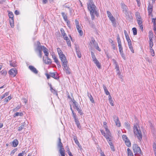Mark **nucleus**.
I'll return each mask as SVG.
<instances>
[{
  "label": "nucleus",
  "instance_id": "obj_10",
  "mask_svg": "<svg viewBox=\"0 0 156 156\" xmlns=\"http://www.w3.org/2000/svg\"><path fill=\"white\" fill-rule=\"evenodd\" d=\"M17 70L15 68L11 69L8 72L9 74L12 77H15L17 74Z\"/></svg>",
  "mask_w": 156,
  "mask_h": 156
},
{
  "label": "nucleus",
  "instance_id": "obj_23",
  "mask_svg": "<svg viewBox=\"0 0 156 156\" xmlns=\"http://www.w3.org/2000/svg\"><path fill=\"white\" fill-rule=\"evenodd\" d=\"M135 16L137 20H142L141 18L140 15V14L138 12H136Z\"/></svg>",
  "mask_w": 156,
  "mask_h": 156
},
{
  "label": "nucleus",
  "instance_id": "obj_55",
  "mask_svg": "<svg viewBox=\"0 0 156 156\" xmlns=\"http://www.w3.org/2000/svg\"><path fill=\"white\" fill-rule=\"evenodd\" d=\"M76 53L78 57L79 58H80L81 57V54L80 51H76Z\"/></svg>",
  "mask_w": 156,
  "mask_h": 156
},
{
  "label": "nucleus",
  "instance_id": "obj_35",
  "mask_svg": "<svg viewBox=\"0 0 156 156\" xmlns=\"http://www.w3.org/2000/svg\"><path fill=\"white\" fill-rule=\"evenodd\" d=\"M1 73V74L4 76H5L7 74V72L5 70H2Z\"/></svg>",
  "mask_w": 156,
  "mask_h": 156
},
{
  "label": "nucleus",
  "instance_id": "obj_14",
  "mask_svg": "<svg viewBox=\"0 0 156 156\" xmlns=\"http://www.w3.org/2000/svg\"><path fill=\"white\" fill-rule=\"evenodd\" d=\"M59 57L62 62V65L65 64H68V61H67L66 56L64 54L59 56Z\"/></svg>",
  "mask_w": 156,
  "mask_h": 156
},
{
  "label": "nucleus",
  "instance_id": "obj_56",
  "mask_svg": "<svg viewBox=\"0 0 156 156\" xmlns=\"http://www.w3.org/2000/svg\"><path fill=\"white\" fill-rule=\"evenodd\" d=\"M38 53H39V56L41 58L42 57V51L41 50L39 49L37 50Z\"/></svg>",
  "mask_w": 156,
  "mask_h": 156
},
{
  "label": "nucleus",
  "instance_id": "obj_43",
  "mask_svg": "<svg viewBox=\"0 0 156 156\" xmlns=\"http://www.w3.org/2000/svg\"><path fill=\"white\" fill-rule=\"evenodd\" d=\"M9 94V92H6L5 94H4L3 95H2L1 97V99H2L5 97L7 96Z\"/></svg>",
  "mask_w": 156,
  "mask_h": 156
},
{
  "label": "nucleus",
  "instance_id": "obj_50",
  "mask_svg": "<svg viewBox=\"0 0 156 156\" xmlns=\"http://www.w3.org/2000/svg\"><path fill=\"white\" fill-rule=\"evenodd\" d=\"M24 127V125L23 124L21 125L18 128V131H20Z\"/></svg>",
  "mask_w": 156,
  "mask_h": 156
},
{
  "label": "nucleus",
  "instance_id": "obj_58",
  "mask_svg": "<svg viewBox=\"0 0 156 156\" xmlns=\"http://www.w3.org/2000/svg\"><path fill=\"white\" fill-rule=\"evenodd\" d=\"M152 23H153L154 26H156V20H155L154 18L152 19Z\"/></svg>",
  "mask_w": 156,
  "mask_h": 156
},
{
  "label": "nucleus",
  "instance_id": "obj_24",
  "mask_svg": "<svg viewBox=\"0 0 156 156\" xmlns=\"http://www.w3.org/2000/svg\"><path fill=\"white\" fill-rule=\"evenodd\" d=\"M127 152L128 154V156H134L132 151L129 148L127 149Z\"/></svg>",
  "mask_w": 156,
  "mask_h": 156
},
{
  "label": "nucleus",
  "instance_id": "obj_40",
  "mask_svg": "<svg viewBox=\"0 0 156 156\" xmlns=\"http://www.w3.org/2000/svg\"><path fill=\"white\" fill-rule=\"evenodd\" d=\"M19 115H20V116H22L23 115V113L21 112H16V113L14 115V117H15L16 116H18Z\"/></svg>",
  "mask_w": 156,
  "mask_h": 156
},
{
  "label": "nucleus",
  "instance_id": "obj_47",
  "mask_svg": "<svg viewBox=\"0 0 156 156\" xmlns=\"http://www.w3.org/2000/svg\"><path fill=\"white\" fill-rule=\"evenodd\" d=\"M150 52L152 55L153 56H154L155 55L154 52V50L152 49V48H150Z\"/></svg>",
  "mask_w": 156,
  "mask_h": 156
},
{
  "label": "nucleus",
  "instance_id": "obj_27",
  "mask_svg": "<svg viewBox=\"0 0 156 156\" xmlns=\"http://www.w3.org/2000/svg\"><path fill=\"white\" fill-rule=\"evenodd\" d=\"M59 152L62 156H65V151L64 148L60 149Z\"/></svg>",
  "mask_w": 156,
  "mask_h": 156
},
{
  "label": "nucleus",
  "instance_id": "obj_63",
  "mask_svg": "<svg viewBox=\"0 0 156 156\" xmlns=\"http://www.w3.org/2000/svg\"><path fill=\"white\" fill-rule=\"evenodd\" d=\"M68 153L69 156H73L71 152L69 150H68Z\"/></svg>",
  "mask_w": 156,
  "mask_h": 156
},
{
  "label": "nucleus",
  "instance_id": "obj_4",
  "mask_svg": "<svg viewBox=\"0 0 156 156\" xmlns=\"http://www.w3.org/2000/svg\"><path fill=\"white\" fill-rule=\"evenodd\" d=\"M117 40L118 43V46L119 48V52L121 55L122 57L124 59H125L126 57L124 54L123 53V48L121 42L119 34L117 35Z\"/></svg>",
  "mask_w": 156,
  "mask_h": 156
},
{
  "label": "nucleus",
  "instance_id": "obj_37",
  "mask_svg": "<svg viewBox=\"0 0 156 156\" xmlns=\"http://www.w3.org/2000/svg\"><path fill=\"white\" fill-rule=\"evenodd\" d=\"M17 149L16 148L13 150L12 151H11V152H10V155H11V156L15 154V153L17 151Z\"/></svg>",
  "mask_w": 156,
  "mask_h": 156
},
{
  "label": "nucleus",
  "instance_id": "obj_54",
  "mask_svg": "<svg viewBox=\"0 0 156 156\" xmlns=\"http://www.w3.org/2000/svg\"><path fill=\"white\" fill-rule=\"evenodd\" d=\"M94 13H90V15L91 16V19L92 20H94Z\"/></svg>",
  "mask_w": 156,
  "mask_h": 156
},
{
  "label": "nucleus",
  "instance_id": "obj_20",
  "mask_svg": "<svg viewBox=\"0 0 156 156\" xmlns=\"http://www.w3.org/2000/svg\"><path fill=\"white\" fill-rule=\"evenodd\" d=\"M60 31L61 32V34L62 36V37L63 38H65V37H67V34L66 33L65 30L63 29V28H62L60 29Z\"/></svg>",
  "mask_w": 156,
  "mask_h": 156
},
{
  "label": "nucleus",
  "instance_id": "obj_11",
  "mask_svg": "<svg viewBox=\"0 0 156 156\" xmlns=\"http://www.w3.org/2000/svg\"><path fill=\"white\" fill-rule=\"evenodd\" d=\"M51 55L52 58L54 60V62L56 64L58 67H61L60 64L55 53L52 52Z\"/></svg>",
  "mask_w": 156,
  "mask_h": 156
},
{
  "label": "nucleus",
  "instance_id": "obj_52",
  "mask_svg": "<svg viewBox=\"0 0 156 156\" xmlns=\"http://www.w3.org/2000/svg\"><path fill=\"white\" fill-rule=\"evenodd\" d=\"M109 42H110L111 44H112V46L113 47L115 46V44H113L114 41H113L111 39H109Z\"/></svg>",
  "mask_w": 156,
  "mask_h": 156
},
{
  "label": "nucleus",
  "instance_id": "obj_32",
  "mask_svg": "<svg viewBox=\"0 0 156 156\" xmlns=\"http://www.w3.org/2000/svg\"><path fill=\"white\" fill-rule=\"evenodd\" d=\"M12 96L11 95L9 96L8 97L5 98V102L6 103H7L10 100L12 99Z\"/></svg>",
  "mask_w": 156,
  "mask_h": 156
},
{
  "label": "nucleus",
  "instance_id": "obj_57",
  "mask_svg": "<svg viewBox=\"0 0 156 156\" xmlns=\"http://www.w3.org/2000/svg\"><path fill=\"white\" fill-rule=\"evenodd\" d=\"M107 13L108 15V17H109V18L112 16L111 13L109 11H107Z\"/></svg>",
  "mask_w": 156,
  "mask_h": 156
},
{
  "label": "nucleus",
  "instance_id": "obj_9",
  "mask_svg": "<svg viewBox=\"0 0 156 156\" xmlns=\"http://www.w3.org/2000/svg\"><path fill=\"white\" fill-rule=\"evenodd\" d=\"M75 23L78 32L80 36H82L83 34V32L82 30V28L81 26L79 25V21L77 19H76L75 20Z\"/></svg>",
  "mask_w": 156,
  "mask_h": 156
},
{
  "label": "nucleus",
  "instance_id": "obj_45",
  "mask_svg": "<svg viewBox=\"0 0 156 156\" xmlns=\"http://www.w3.org/2000/svg\"><path fill=\"white\" fill-rule=\"evenodd\" d=\"M109 19L113 23L115 22V19L113 16L109 17Z\"/></svg>",
  "mask_w": 156,
  "mask_h": 156
},
{
  "label": "nucleus",
  "instance_id": "obj_31",
  "mask_svg": "<svg viewBox=\"0 0 156 156\" xmlns=\"http://www.w3.org/2000/svg\"><path fill=\"white\" fill-rule=\"evenodd\" d=\"M76 124L77 125L78 128L80 129L81 127L79 121L77 119L75 120Z\"/></svg>",
  "mask_w": 156,
  "mask_h": 156
},
{
  "label": "nucleus",
  "instance_id": "obj_48",
  "mask_svg": "<svg viewBox=\"0 0 156 156\" xmlns=\"http://www.w3.org/2000/svg\"><path fill=\"white\" fill-rule=\"evenodd\" d=\"M73 102V103L74 104L75 107L76 109L77 108H78V105L76 104V101L74 100V99H73V100H72V101Z\"/></svg>",
  "mask_w": 156,
  "mask_h": 156
},
{
  "label": "nucleus",
  "instance_id": "obj_8",
  "mask_svg": "<svg viewBox=\"0 0 156 156\" xmlns=\"http://www.w3.org/2000/svg\"><path fill=\"white\" fill-rule=\"evenodd\" d=\"M133 149L135 154H141V150L140 147L136 144H134L133 146Z\"/></svg>",
  "mask_w": 156,
  "mask_h": 156
},
{
  "label": "nucleus",
  "instance_id": "obj_7",
  "mask_svg": "<svg viewBox=\"0 0 156 156\" xmlns=\"http://www.w3.org/2000/svg\"><path fill=\"white\" fill-rule=\"evenodd\" d=\"M8 15L10 25L12 27H13L14 26L13 14L12 12L9 11V12Z\"/></svg>",
  "mask_w": 156,
  "mask_h": 156
},
{
  "label": "nucleus",
  "instance_id": "obj_22",
  "mask_svg": "<svg viewBox=\"0 0 156 156\" xmlns=\"http://www.w3.org/2000/svg\"><path fill=\"white\" fill-rule=\"evenodd\" d=\"M63 39L64 40L66 41L68 45L70 47L71 46V42L68 37H65V38H64Z\"/></svg>",
  "mask_w": 156,
  "mask_h": 156
},
{
  "label": "nucleus",
  "instance_id": "obj_21",
  "mask_svg": "<svg viewBox=\"0 0 156 156\" xmlns=\"http://www.w3.org/2000/svg\"><path fill=\"white\" fill-rule=\"evenodd\" d=\"M12 146L14 147H16L19 144V141L17 139H15L12 142Z\"/></svg>",
  "mask_w": 156,
  "mask_h": 156
},
{
  "label": "nucleus",
  "instance_id": "obj_5",
  "mask_svg": "<svg viewBox=\"0 0 156 156\" xmlns=\"http://www.w3.org/2000/svg\"><path fill=\"white\" fill-rule=\"evenodd\" d=\"M124 33L127 40V41L128 42V45L131 51L132 52V53H134V50L133 49V47L132 45V42L131 40L129 38V37L127 33V31L126 30H124Z\"/></svg>",
  "mask_w": 156,
  "mask_h": 156
},
{
  "label": "nucleus",
  "instance_id": "obj_39",
  "mask_svg": "<svg viewBox=\"0 0 156 156\" xmlns=\"http://www.w3.org/2000/svg\"><path fill=\"white\" fill-rule=\"evenodd\" d=\"M153 40H149V47H150V48H152V47L153 46Z\"/></svg>",
  "mask_w": 156,
  "mask_h": 156
},
{
  "label": "nucleus",
  "instance_id": "obj_15",
  "mask_svg": "<svg viewBox=\"0 0 156 156\" xmlns=\"http://www.w3.org/2000/svg\"><path fill=\"white\" fill-rule=\"evenodd\" d=\"M68 64H62V66L64 67V70L66 73V74H69L71 73L70 69L67 66Z\"/></svg>",
  "mask_w": 156,
  "mask_h": 156
},
{
  "label": "nucleus",
  "instance_id": "obj_1",
  "mask_svg": "<svg viewBox=\"0 0 156 156\" xmlns=\"http://www.w3.org/2000/svg\"><path fill=\"white\" fill-rule=\"evenodd\" d=\"M107 123L106 122H103V127L105 129L106 133L103 130L101 129L100 131L102 135H103L106 138L107 140L110 141L111 138V134L109 130L108 129V127L107 125Z\"/></svg>",
  "mask_w": 156,
  "mask_h": 156
},
{
  "label": "nucleus",
  "instance_id": "obj_17",
  "mask_svg": "<svg viewBox=\"0 0 156 156\" xmlns=\"http://www.w3.org/2000/svg\"><path fill=\"white\" fill-rule=\"evenodd\" d=\"M137 21L138 24L139 25L140 28L141 30V31H143L144 30V29L142 20H137Z\"/></svg>",
  "mask_w": 156,
  "mask_h": 156
},
{
  "label": "nucleus",
  "instance_id": "obj_42",
  "mask_svg": "<svg viewBox=\"0 0 156 156\" xmlns=\"http://www.w3.org/2000/svg\"><path fill=\"white\" fill-rule=\"evenodd\" d=\"M44 54L45 56H47V57H48V56L49 53L47 49L45 48V49H44Z\"/></svg>",
  "mask_w": 156,
  "mask_h": 156
},
{
  "label": "nucleus",
  "instance_id": "obj_33",
  "mask_svg": "<svg viewBox=\"0 0 156 156\" xmlns=\"http://www.w3.org/2000/svg\"><path fill=\"white\" fill-rule=\"evenodd\" d=\"M10 65L12 67H16L17 66V65L16 64V62H12L11 61L10 62Z\"/></svg>",
  "mask_w": 156,
  "mask_h": 156
},
{
  "label": "nucleus",
  "instance_id": "obj_28",
  "mask_svg": "<svg viewBox=\"0 0 156 156\" xmlns=\"http://www.w3.org/2000/svg\"><path fill=\"white\" fill-rule=\"evenodd\" d=\"M103 88L104 89L105 92V94L107 95H110V93L109 92V91H108L106 87L104 85H103Z\"/></svg>",
  "mask_w": 156,
  "mask_h": 156
},
{
  "label": "nucleus",
  "instance_id": "obj_51",
  "mask_svg": "<svg viewBox=\"0 0 156 156\" xmlns=\"http://www.w3.org/2000/svg\"><path fill=\"white\" fill-rule=\"evenodd\" d=\"M25 154H26V153H25V151H23L21 153H19L18 155V156H23Z\"/></svg>",
  "mask_w": 156,
  "mask_h": 156
},
{
  "label": "nucleus",
  "instance_id": "obj_60",
  "mask_svg": "<svg viewBox=\"0 0 156 156\" xmlns=\"http://www.w3.org/2000/svg\"><path fill=\"white\" fill-rule=\"evenodd\" d=\"M112 137L111 136V140H110V141H109V140H107L108 141V143L109 144V145H110V146H111L112 145H113V144H112V143L111 142L112 140Z\"/></svg>",
  "mask_w": 156,
  "mask_h": 156
},
{
  "label": "nucleus",
  "instance_id": "obj_59",
  "mask_svg": "<svg viewBox=\"0 0 156 156\" xmlns=\"http://www.w3.org/2000/svg\"><path fill=\"white\" fill-rule=\"evenodd\" d=\"M58 147H60V149L61 148H63L62 147V143H58Z\"/></svg>",
  "mask_w": 156,
  "mask_h": 156
},
{
  "label": "nucleus",
  "instance_id": "obj_13",
  "mask_svg": "<svg viewBox=\"0 0 156 156\" xmlns=\"http://www.w3.org/2000/svg\"><path fill=\"white\" fill-rule=\"evenodd\" d=\"M113 118L115 122L116 126L118 127H120L121 126V123L119 120L118 117L116 115H114L113 116Z\"/></svg>",
  "mask_w": 156,
  "mask_h": 156
},
{
  "label": "nucleus",
  "instance_id": "obj_19",
  "mask_svg": "<svg viewBox=\"0 0 156 156\" xmlns=\"http://www.w3.org/2000/svg\"><path fill=\"white\" fill-rule=\"evenodd\" d=\"M149 40H153L154 39V35L152 30H150L149 32L148 35Z\"/></svg>",
  "mask_w": 156,
  "mask_h": 156
},
{
  "label": "nucleus",
  "instance_id": "obj_25",
  "mask_svg": "<svg viewBox=\"0 0 156 156\" xmlns=\"http://www.w3.org/2000/svg\"><path fill=\"white\" fill-rule=\"evenodd\" d=\"M57 50L59 56L64 55L62 51L59 48H57Z\"/></svg>",
  "mask_w": 156,
  "mask_h": 156
},
{
  "label": "nucleus",
  "instance_id": "obj_38",
  "mask_svg": "<svg viewBox=\"0 0 156 156\" xmlns=\"http://www.w3.org/2000/svg\"><path fill=\"white\" fill-rule=\"evenodd\" d=\"M132 30L133 32V34L134 35H135L137 34V30L136 28L133 27L132 28Z\"/></svg>",
  "mask_w": 156,
  "mask_h": 156
},
{
  "label": "nucleus",
  "instance_id": "obj_41",
  "mask_svg": "<svg viewBox=\"0 0 156 156\" xmlns=\"http://www.w3.org/2000/svg\"><path fill=\"white\" fill-rule=\"evenodd\" d=\"M73 140L75 141V143L77 145L80 144V143L78 141L76 137L75 136L73 138Z\"/></svg>",
  "mask_w": 156,
  "mask_h": 156
},
{
  "label": "nucleus",
  "instance_id": "obj_2",
  "mask_svg": "<svg viewBox=\"0 0 156 156\" xmlns=\"http://www.w3.org/2000/svg\"><path fill=\"white\" fill-rule=\"evenodd\" d=\"M87 9L90 13H94L97 16H99V14L96 10V7L94 4L92 0H89L87 4Z\"/></svg>",
  "mask_w": 156,
  "mask_h": 156
},
{
  "label": "nucleus",
  "instance_id": "obj_12",
  "mask_svg": "<svg viewBox=\"0 0 156 156\" xmlns=\"http://www.w3.org/2000/svg\"><path fill=\"white\" fill-rule=\"evenodd\" d=\"M122 138L126 145L128 147H130L131 146V143L127 136L125 135H123Z\"/></svg>",
  "mask_w": 156,
  "mask_h": 156
},
{
  "label": "nucleus",
  "instance_id": "obj_29",
  "mask_svg": "<svg viewBox=\"0 0 156 156\" xmlns=\"http://www.w3.org/2000/svg\"><path fill=\"white\" fill-rule=\"evenodd\" d=\"M51 59L49 58L48 57H47L46 59H45V62L46 64H51Z\"/></svg>",
  "mask_w": 156,
  "mask_h": 156
},
{
  "label": "nucleus",
  "instance_id": "obj_16",
  "mask_svg": "<svg viewBox=\"0 0 156 156\" xmlns=\"http://www.w3.org/2000/svg\"><path fill=\"white\" fill-rule=\"evenodd\" d=\"M29 69L31 70V72L37 74L38 73V71L37 69L34 66H30L28 67Z\"/></svg>",
  "mask_w": 156,
  "mask_h": 156
},
{
  "label": "nucleus",
  "instance_id": "obj_36",
  "mask_svg": "<svg viewBox=\"0 0 156 156\" xmlns=\"http://www.w3.org/2000/svg\"><path fill=\"white\" fill-rule=\"evenodd\" d=\"M88 96L91 102L93 103H94V101L91 95L90 94V95H88Z\"/></svg>",
  "mask_w": 156,
  "mask_h": 156
},
{
  "label": "nucleus",
  "instance_id": "obj_64",
  "mask_svg": "<svg viewBox=\"0 0 156 156\" xmlns=\"http://www.w3.org/2000/svg\"><path fill=\"white\" fill-rule=\"evenodd\" d=\"M153 149L154 153L156 152V145L155 144L153 146Z\"/></svg>",
  "mask_w": 156,
  "mask_h": 156
},
{
  "label": "nucleus",
  "instance_id": "obj_18",
  "mask_svg": "<svg viewBox=\"0 0 156 156\" xmlns=\"http://www.w3.org/2000/svg\"><path fill=\"white\" fill-rule=\"evenodd\" d=\"M147 10L148 12V15H150L151 14L153 11L152 5L149 4L148 6Z\"/></svg>",
  "mask_w": 156,
  "mask_h": 156
},
{
  "label": "nucleus",
  "instance_id": "obj_62",
  "mask_svg": "<svg viewBox=\"0 0 156 156\" xmlns=\"http://www.w3.org/2000/svg\"><path fill=\"white\" fill-rule=\"evenodd\" d=\"M108 100L109 101H112V98L110 95H109L108 96Z\"/></svg>",
  "mask_w": 156,
  "mask_h": 156
},
{
  "label": "nucleus",
  "instance_id": "obj_26",
  "mask_svg": "<svg viewBox=\"0 0 156 156\" xmlns=\"http://www.w3.org/2000/svg\"><path fill=\"white\" fill-rule=\"evenodd\" d=\"M70 109L72 112V114H73V118L75 120L77 119L76 118V113L74 112L73 111V110L72 107H71V105H70Z\"/></svg>",
  "mask_w": 156,
  "mask_h": 156
},
{
  "label": "nucleus",
  "instance_id": "obj_49",
  "mask_svg": "<svg viewBox=\"0 0 156 156\" xmlns=\"http://www.w3.org/2000/svg\"><path fill=\"white\" fill-rule=\"evenodd\" d=\"M94 46L95 47H96V49L98 50L99 51H101V49L98 46V44L97 43H96L94 45Z\"/></svg>",
  "mask_w": 156,
  "mask_h": 156
},
{
  "label": "nucleus",
  "instance_id": "obj_46",
  "mask_svg": "<svg viewBox=\"0 0 156 156\" xmlns=\"http://www.w3.org/2000/svg\"><path fill=\"white\" fill-rule=\"evenodd\" d=\"M98 68L100 69L101 68V65L99 62L98 61L95 63Z\"/></svg>",
  "mask_w": 156,
  "mask_h": 156
},
{
  "label": "nucleus",
  "instance_id": "obj_6",
  "mask_svg": "<svg viewBox=\"0 0 156 156\" xmlns=\"http://www.w3.org/2000/svg\"><path fill=\"white\" fill-rule=\"evenodd\" d=\"M45 75L48 79H50V77H52L56 80H58L59 78L58 74L56 73H50L49 74L46 73Z\"/></svg>",
  "mask_w": 156,
  "mask_h": 156
},
{
  "label": "nucleus",
  "instance_id": "obj_61",
  "mask_svg": "<svg viewBox=\"0 0 156 156\" xmlns=\"http://www.w3.org/2000/svg\"><path fill=\"white\" fill-rule=\"evenodd\" d=\"M66 22L67 26L69 27L70 24V22L68 20L65 21Z\"/></svg>",
  "mask_w": 156,
  "mask_h": 156
},
{
  "label": "nucleus",
  "instance_id": "obj_44",
  "mask_svg": "<svg viewBox=\"0 0 156 156\" xmlns=\"http://www.w3.org/2000/svg\"><path fill=\"white\" fill-rule=\"evenodd\" d=\"M50 86L51 91L54 94H56V90L53 88L51 85H50Z\"/></svg>",
  "mask_w": 156,
  "mask_h": 156
},
{
  "label": "nucleus",
  "instance_id": "obj_34",
  "mask_svg": "<svg viewBox=\"0 0 156 156\" xmlns=\"http://www.w3.org/2000/svg\"><path fill=\"white\" fill-rule=\"evenodd\" d=\"M77 110L78 112V113L80 114V115H83V112L81 109L79 107L77 108L76 109Z\"/></svg>",
  "mask_w": 156,
  "mask_h": 156
},
{
  "label": "nucleus",
  "instance_id": "obj_30",
  "mask_svg": "<svg viewBox=\"0 0 156 156\" xmlns=\"http://www.w3.org/2000/svg\"><path fill=\"white\" fill-rule=\"evenodd\" d=\"M61 14L65 21L68 20L67 18V16L66 14L64 12H62Z\"/></svg>",
  "mask_w": 156,
  "mask_h": 156
},
{
  "label": "nucleus",
  "instance_id": "obj_53",
  "mask_svg": "<svg viewBox=\"0 0 156 156\" xmlns=\"http://www.w3.org/2000/svg\"><path fill=\"white\" fill-rule=\"evenodd\" d=\"M91 55L92 56V58L93 60H94V59H95L96 58L95 55L94 54V53L92 51L91 52Z\"/></svg>",
  "mask_w": 156,
  "mask_h": 156
},
{
  "label": "nucleus",
  "instance_id": "obj_3",
  "mask_svg": "<svg viewBox=\"0 0 156 156\" xmlns=\"http://www.w3.org/2000/svg\"><path fill=\"white\" fill-rule=\"evenodd\" d=\"M133 130L135 136L140 141H141L142 135L140 127L137 124L134 125Z\"/></svg>",
  "mask_w": 156,
  "mask_h": 156
}]
</instances>
